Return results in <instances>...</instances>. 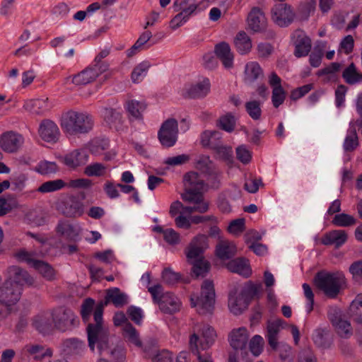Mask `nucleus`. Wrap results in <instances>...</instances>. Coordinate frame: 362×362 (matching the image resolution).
<instances>
[{
    "label": "nucleus",
    "instance_id": "f257e3e1",
    "mask_svg": "<svg viewBox=\"0 0 362 362\" xmlns=\"http://www.w3.org/2000/svg\"><path fill=\"white\" fill-rule=\"evenodd\" d=\"M88 346L94 352L95 346L101 356H109L115 362H124L126 352L124 347L115 344L113 339L110 337L108 329L104 325H93L87 327Z\"/></svg>",
    "mask_w": 362,
    "mask_h": 362
},
{
    "label": "nucleus",
    "instance_id": "f03ea898",
    "mask_svg": "<svg viewBox=\"0 0 362 362\" xmlns=\"http://www.w3.org/2000/svg\"><path fill=\"white\" fill-rule=\"evenodd\" d=\"M185 192L181 194L182 200L193 204L185 208L186 211L205 213L209 210V202L204 198L202 189L204 180L195 172H189L184 176Z\"/></svg>",
    "mask_w": 362,
    "mask_h": 362
},
{
    "label": "nucleus",
    "instance_id": "7ed1b4c3",
    "mask_svg": "<svg viewBox=\"0 0 362 362\" xmlns=\"http://www.w3.org/2000/svg\"><path fill=\"white\" fill-rule=\"evenodd\" d=\"M60 126L66 135L80 136L86 134L93 129L94 119L93 116L86 112L69 110L62 114Z\"/></svg>",
    "mask_w": 362,
    "mask_h": 362
},
{
    "label": "nucleus",
    "instance_id": "20e7f679",
    "mask_svg": "<svg viewBox=\"0 0 362 362\" xmlns=\"http://www.w3.org/2000/svg\"><path fill=\"white\" fill-rule=\"evenodd\" d=\"M315 281L316 286L327 297L333 298L339 293L340 290L346 283V279L342 272H321L316 274Z\"/></svg>",
    "mask_w": 362,
    "mask_h": 362
},
{
    "label": "nucleus",
    "instance_id": "39448f33",
    "mask_svg": "<svg viewBox=\"0 0 362 362\" xmlns=\"http://www.w3.org/2000/svg\"><path fill=\"white\" fill-rule=\"evenodd\" d=\"M191 304L199 315H211L215 303V290L210 280H205L201 287L200 296H191Z\"/></svg>",
    "mask_w": 362,
    "mask_h": 362
},
{
    "label": "nucleus",
    "instance_id": "423d86ee",
    "mask_svg": "<svg viewBox=\"0 0 362 362\" xmlns=\"http://www.w3.org/2000/svg\"><path fill=\"white\" fill-rule=\"evenodd\" d=\"M127 303V294L122 292L119 288L114 287L107 289L104 300L98 303L95 308L93 313L95 323L93 325H104L103 323V310L105 306L109 303H112L117 308H121Z\"/></svg>",
    "mask_w": 362,
    "mask_h": 362
},
{
    "label": "nucleus",
    "instance_id": "0eeeda50",
    "mask_svg": "<svg viewBox=\"0 0 362 362\" xmlns=\"http://www.w3.org/2000/svg\"><path fill=\"white\" fill-rule=\"evenodd\" d=\"M22 291L18 286L11 281H5L0 287V318L7 317L13 311V306L20 300Z\"/></svg>",
    "mask_w": 362,
    "mask_h": 362
},
{
    "label": "nucleus",
    "instance_id": "6e6552de",
    "mask_svg": "<svg viewBox=\"0 0 362 362\" xmlns=\"http://www.w3.org/2000/svg\"><path fill=\"white\" fill-rule=\"evenodd\" d=\"M178 132L177 120L173 118L168 119L162 124L158 133V138L163 146L172 147L177 140Z\"/></svg>",
    "mask_w": 362,
    "mask_h": 362
},
{
    "label": "nucleus",
    "instance_id": "1a4fd4ad",
    "mask_svg": "<svg viewBox=\"0 0 362 362\" xmlns=\"http://www.w3.org/2000/svg\"><path fill=\"white\" fill-rule=\"evenodd\" d=\"M272 19L279 27L285 28L291 25L296 18L292 7L284 3L275 4L272 10Z\"/></svg>",
    "mask_w": 362,
    "mask_h": 362
},
{
    "label": "nucleus",
    "instance_id": "9d476101",
    "mask_svg": "<svg viewBox=\"0 0 362 362\" xmlns=\"http://www.w3.org/2000/svg\"><path fill=\"white\" fill-rule=\"evenodd\" d=\"M54 327L61 331L70 329L75 325V315L72 310L64 307L54 309L52 313Z\"/></svg>",
    "mask_w": 362,
    "mask_h": 362
},
{
    "label": "nucleus",
    "instance_id": "9b49d317",
    "mask_svg": "<svg viewBox=\"0 0 362 362\" xmlns=\"http://www.w3.org/2000/svg\"><path fill=\"white\" fill-rule=\"evenodd\" d=\"M8 278L6 281H11L13 286H18L21 291L25 285L31 286L33 278L28 272L18 266H11L7 269Z\"/></svg>",
    "mask_w": 362,
    "mask_h": 362
},
{
    "label": "nucleus",
    "instance_id": "f8f14e48",
    "mask_svg": "<svg viewBox=\"0 0 362 362\" xmlns=\"http://www.w3.org/2000/svg\"><path fill=\"white\" fill-rule=\"evenodd\" d=\"M40 137L45 142L50 144L57 143L61 136L58 125L52 120L43 119L38 128Z\"/></svg>",
    "mask_w": 362,
    "mask_h": 362
},
{
    "label": "nucleus",
    "instance_id": "ddd939ff",
    "mask_svg": "<svg viewBox=\"0 0 362 362\" xmlns=\"http://www.w3.org/2000/svg\"><path fill=\"white\" fill-rule=\"evenodd\" d=\"M328 317L337 333L342 337H349L352 334L350 322L341 318V310L337 308H330L328 311Z\"/></svg>",
    "mask_w": 362,
    "mask_h": 362
},
{
    "label": "nucleus",
    "instance_id": "4468645a",
    "mask_svg": "<svg viewBox=\"0 0 362 362\" xmlns=\"http://www.w3.org/2000/svg\"><path fill=\"white\" fill-rule=\"evenodd\" d=\"M249 300L245 293L241 292L237 288L232 289L228 294V308L230 311L238 315L242 314L248 306Z\"/></svg>",
    "mask_w": 362,
    "mask_h": 362
},
{
    "label": "nucleus",
    "instance_id": "2eb2a0df",
    "mask_svg": "<svg viewBox=\"0 0 362 362\" xmlns=\"http://www.w3.org/2000/svg\"><path fill=\"white\" fill-rule=\"evenodd\" d=\"M209 247L208 237L203 234L195 236L185 250L187 260L203 257V253Z\"/></svg>",
    "mask_w": 362,
    "mask_h": 362
},
{
    "label": "nucleus",
    "instance_id": "dca6fc26",
    "mask_svg": "<svg viewBox=\"0 0 362 362\" xmlns=\"http://www.w3.org/2000/svg\"><path fill=\"white\" fill-rule=\"evenodd\" d=\"M23 136L13 131L4 133L0 137V146L6 152L14 153L23 145Z\"/></svg>",
    "mask_w": 362,
    "mask_h": 362
},
{
    "label": "nucleus",
    "instance_id": "f3484780",
    "mask_svg": "<svg viewBox=\"0 0 362 362\" xmlns=\"http://www.w3.org/2000/svg\"><path fill=\"white\" fill-rule=\"evenodd\" d=\"M197 332H201L202 339L199 338L197 344L199 349L205 350L209 348L215 341L216 333L214 329L208 325H196L193 327V333H195L198 337Z\"/></svg>",
    "mask_w": 362,
    "mask_h": 362
},
{
    "label": "nucleus",
    "instance_id": "a211bd4d",
    "mask_svg": "<svg viewBox=\"0 0 362 362\" xmlns=\"http://www.w3.org/2000/svg\"><path fill=\"white\" fill-rule=\"evenodd\" d=\"M248 28L254 33L262 32L267 27V18L263 11L257 7L252 8L247 18Z\"/></svg>",
    "mask_w": 362,
    "mask_h": 362
},
{
    "label": "nucleus",
    "instance_id": "6ab92c4d",
    "mask_svg": "<svg viewBox=\"0 0 362 362\" xmlns=\"http://www.w3.org/2000/svg\"><path fill=\"white\" fill-rule=\"evenodd\" d=\"M210 91V82L208 78L195 84L185 87L182 95L189 98H201L205 97Z\"/></svg>",
    "mask_w": 362,
    "mask_h": 362
},
{
    "label": "nucleus",
    "instance_id": "aec40b11",
    "mask_svg": "<svg viewBox=\"0 0 362 362\" xmlns=\"http://www.w3.org/2000/svg\"><path fill=\"white\" fill-rule=\"evenodd\" d=\"M295 51L297 57L307 56L311 49L310 39L302 31H296L294 35Z\"/></svg>",
    "mask_w": 362,
    "mask_h": 362
},
{
    "label": "nucleus",
    "instance_id": "412c9836",
    "mask_svg": "<svg viewBox=\"0 0 362 362\" xmlns=\"http://www.w3.org/2000/svg\"><path fill=\"white\" fill-rule=\"evenodd\" d=\"M264 78V71L259 63L250 62L246 64L244 71V82L252 85Z\"/></svg>",
    "mask_w": 362,
    "mask_h": 362
},
{
    "label": "nucleus",
    "instance_id": "4be33fe9",
    "mask_svg": "<svg viewBox=\"0 0 362 362\" xmlns=\"http://www.w3.org/2000/svg\"><path fill=\"white\" fill-rule=\"evenodd\" d=\"M161 311L167 314H173L180 310L181 302L177 296L172 293L166 292L162 295L160 302L158 303Z\"/></svg>",
    "mask_w": 362,
    "mask_h": 362
},
{
    "label": "nucleus",
    "instance_id": "5701e85b",
    "mask_svg": "<svg viewBox=\"0 0 362 362\" xmlns=\"http://www.w3.org/2000/svg\"><path fill=\"white\" fill-rule=\"evenodd\" d=\"M347 233L344 230H333L326 233L322 238V243L325 245H334L336 248L342 246L347 240Z\"/></svg>",
    "mask_w": 362,
    "mask_h": 362
},
{
    "label": "nucleus",
    "instance_id": "b1692460",
    "mask_svg": "<svg viewBox=\"0 0 362 362\" xmlns=\"http://www.w3.org/2000/svg\"><path fill=\"white\" fill-rule=\"evenodd\" d=\"M215 54L226 69L233 67V54L229 45L225 42L217 44L214 49Z\"/></svg>",
    "mask_w": 362,
    "mask_h": 362
},
{
    "label": "nucleus",
    "instance_id": "393cba45",
    "mask_svg": "<svg viewBox=\"0 0 362 362\" xmlns=\"http://www.w3.org/2000/svg\"><path fill=\"white\" fill-rule=\"evenodd\" d=\"M227 269L233 273H237L244 277H249L252 274L249 262L243 257L233 259L226 264Z\"/></svg>",
    "mask_w": 362,
    "mask_h": 362
},
{
    "label": "nucleus",
    "instance_id": "a878e982",
    "mask_svg": "<svg viewBox=\"0 0 362 362\" xmlns=\"http://www.w3.org/2000/svg\"><path fill=\"white\" fill-rule=\"evenodd\" d=\"M88 156L84 151L74 150L62 158V162L69 168H76L88 161Z\"/></svg>",
    "mask_w": 362,
    "mask_h": 362
},
{
    "label": "nucleus",
    "instance_id": "bb28decb",
    "mask_svg": "<svg viewBox=\"0 0 362 362\" xmlns=\"http://www.w3.org/2000/svg\"><path fill=\"white\" fill-rule=\"evenodd\" d=\"M249 338V334L245 327L234 329L230 334V344L234 349L245 348Z\"/></svg>",
    "mask_w": 362,
    "mask_h": 362
},
{
    "label": "nucleus",
    "instance_id": "cd10ccee",
    "mask_svg": "<svg viewBox=\"0 0 362 362\" xmlns=\"http://www.w3.org/2000/svg\"><path fill=\"white\" fill-rule=\"evenodd\" d=\"M62 211L67 217H78L83 214L82 204L74 197H69L62 202Z\"/></svg>",
    "mask_w": 362,
    "mask_h": 362
},
{
    "label": "nucleus",
    "instance_id": "c85d7f7f",
    "mask_svg": "<svg viewBox=\"0 0 362 362\" xmlns=\"http://www.w3.org/2000/svg\"><path fill=\"white\" fill-rule=\"evenodd\" d=\"M23 108L34 115H41L49 109L48 99H33L24 103Z\"/></svg>",
    "mask_w": 362,
    "mask_h": 362
},
{
    "label": "nucleus",
    "instance_id": "c756f323",
    "mask_svg": "<svg viewBox=\"0 0 362 362\" xmlns=\"http://www.w3.org/2000/svg\"><path fill=\"white\" fill-rule=\"evenodd\" d=\"M56 230L63 238L69 240H76L79 235V229L67 221H60Z\"/></svg>",
    "mask_w": 362,
    "mask_h": 362
},
{
    "label": "nucleus",
    "instance_id": "7c9ffc66",
    "mask_svg": "<svg viewBox=\"0 0 362 362\" xmlns=\"http://www.w3.org/2000/svg\"><path fill=\"white\" fill-rule=\"evenodd\" d=\"M102 116L107 125L117 130L122 124V115L115 109L104 108L102 111Z\"/></svg>",
    "mask_w": 362,
    "mask_h": 362
},
{
    "label": "nucleus",
    "instance_id": "2f4dec72",
    "mask_svg": "<svg viewBox=\"0 0 362 362\" xmlns=\"http://www.w3.org/2000/svg\"><path fill=\"white\" fill-rule=\"evenodd\" d=\"M64 351L67 354L81 356L86 351V345L76 338L68 339L64 342Z\"/></svg>",
    "mask_w": 362,
    "mask_h": 362
},
{
    "label": "nucleus",
    "instance_id": "473e14b6",
    "mask_svg": "<svg viewBox=\"0 0 362 362\" xmlns=\"http://www.w3.org/2000/svg\"><path fill=\"white\" fill-rule=\"evenodd\" d=\"M122 334L127 342L138 348H142L139 333L131 323H126L122 327Z\"/></svg>",
    "mask_w": 362,
    "mask_h": 362
},
{
    "label": "nucleus",
    "instance_id": "72a5a7b5",
    "mask_svg": "<svg viewBox=\"0 0 362 362\" xmlns=\"http://www.w3.org/2000/svg\"><path fill=\"white\" fill-rule=\"evenodd\" d=\"M234 44L237 51L240 54L249 53L252 47L250 37L244 31H240L237 33L234 39Z\"/></svg>",
    "mask_w": 362,
    "mask_h": 362
},
{
    "label": "nucleus",
    "instance_id": "f704fd0d",
    "mask_svg": "<svg viewBox=\"0 0 362 362\" xmlns=\"http://www.w3.org/2000/svg\"><path fill=\"white\" fill-rule=\"evenodd\" d=\"M283 321L281 320H276L269 321L267 324V339L269 344L274 349L277 348V335L282 326Z\"/></svg>",
    "mask_w": 362,
    "mask_h": 362
},
{
    "label": "nucleus",
    "instance_id": "c9c22d12",
    "mask_svg": "<svg viewBox=\"0 0 362 362\" xmlns=\"http://www.w3.org/2000/svg\"><path fill=\"white\" fill-rule=\"evenodd\" d=\"M216 255L221 259H228L237 252L235 245L228 240H221L216 246Z\"/></svg>",
    "mask_w": 362,
    "mask_h": 362
},
{
    "label": "nucleus",
    "instance_id": "e433bc0d",
    "mask_svg": "<svg viewBox=\"0 0 362 362\" xmlns=\"http://www.w3.org/2000/svg\"><path fill=\"white\" fill-rule=\"evenodd\" d=\"M98 77L97 71L88 67L72 78V82L76 86H83L90 83L95 80Z\"/></svg>",
    "mask_w": 362,
    "mask_h": 362
},
{
    "label": "nucleus",
    "instance_id": "4c0bfd02",
    "mask_svg": "<svg viewBox=\"0 0 362 362\" xmlns=\"http://www.w3.org/2000/svg\"><path fill=\"white\" fill-rule=\"evenodd\" d=\"M25 351L33 358L37 361H41L45 358H49L52 355V351L48 348H45L38 344H28L25 346Z\"/></svg>",
    "mask_w": 362,
    "mask_h": 362
},
{
    "label": "nucleus",
    "instance_id": "58836bf2",
    "mask_svg": "<svg viewBox=\"0 0 362 362\" xmlns=\"http://www.w3.org/2000/svg\"><path fill=\"white\" fill-rule=\"evenodd\" d=\"M348 313L354 322L362 323V293L358 294L352 300Z\"/></svg>",
    "mask_w": 362,
    "mask_h": 362
},
{
    "label": "nucleus",
    "instance_id": "ea45409f",
    "mask_svg": "<svg viewBox=\"0 0 362 362\" xmlns=\"http://www.w3.org/2000/svg\"><path fill=\"white\" fill-rule=\"evenodd\" d=\"M187 262L192 265V273L196 277L204 276L209 270L210 264L204 257L194 258Z\"/></svg>",
    "mask_w": 362,
    "mask_h": 362
},
{
    "label": "nucleus",
    "instance_id": "a19ab883",
    "mask_svg": "<svg viewBox=\"0 0 362 362\" xmlns=\"http://www.w3.org/2000/svg\"><path fill=\"white\" fill-rule=\"evenodd\" d=\"M342 77L349 85L362 82V74L358 71L354 63H351L343 71Z\"/></svg>",
    "mask_w": 362,
    "mask_h": 362
},
{
    "label": "nucleus",
    "instance_id": "79ce46f5",
    "mask_svg": "<svg viewBox=\"0 0 362 362\" xmlns=\"http://www.w3.org/2000/svg\"><path fill=\"white\" fill-rule=\"evenodd\" d=\"M33 326L41 333H48L52 329L50 315L49 314L37 315L33 320Z\"/></svg>",
    "mask_w": 362,
    "mask_h": 362
},
{
    "label": "nucleus",
    "instance_id": "37998d69",
    "mask_svg": "<svg viewBox=\"0 0 362 362\" xmlns=\"http://www.w3.org/2000/svg\"><path fill=\"white\" fill-rule=\"evenodd\" d=\"M14 257L18 262H23L27 263L31 267H34L35 262H37L38 254L35 252H29L25 249H21L16 252L13 255Z\"/></svg>",
    "mask_w": 362,
    "mask_h": 362
},
{
    "label": "nucleus",
    "instance_id": "c03bdc74",
    "mask_svg": "<svg viewBox=\"0 0 362 362\" xmlns=\"http://www.w3.org/2000/svg\"><path fill=\"white\" fill-rule=\"evenodd\" d=\"M175 11L189 16L197 9V5L193 0H176L173 5Z\"/></svg>",
    "mask_w": 362,
    "mask_h": 362
},
{
    "label": "nucleus",
    "instance_id": "a18cd8bd",
    "mask_svg": "<svg viewBox=\"0 0 362 362\" xmlns=\"http://www.w3.org/2000/svg\"><path fill=\"white\" fill-rule=\"evenodd\" d=\"M33 268L47 280L52 281L54 279L55 271L48 263L38 259L37 262H35Z\"/></svg>",
    "mask_w": 362,
    "mask_h": 362
},
{
    "label": "nucleus",
    "instance_id": "49530a36",
    "mask_svg": "<svg viewBox=\"0 0 362 362\" xmlns=\"http://www.w3.org/2000/svg\"><path fill=\"white\" fill-rule=\"evenodd\" d=\"M199 340V337H198L195 333L192 334L189 337V348L190 351L196 356H197V358L199 362H213L211 358L209 355H204L202 356L199 353V346L197 342Z\"/></svg>",
    "mask_w": 362,
    "mask_h": 362
},
{
    "label": "nucleus",
    "instance_id": "de8ad7c7",
    "mask_svg": "<svg viewBox=\"0 0 362 362\" xmlns=\"http://www.w3.org/2000/svg\"><path fill=\"white\" fill-rule=\"evenodd\" d=\"M65 182L61 180H49L43 182L37 189V192L40 193H49L59 190L64 187Z\"/></svg>",
    "mask_w": 362,
    "mask_h": 362
},
{
    "label": "nucleus",
    "instance_id": "09e8293b",
    "mask_svg": "<svg viewBox=\"0 0 362 362\" xmlns=\"http://www.w3.org/2000/svg\"><path fill=\"white\" fill-rule=\"evenodd\" d=\"M358 145V141L356 129L354 126L350 127L344 143V148L346 151H353Z\"/></svg>",
    "mask_w": 362,
    "mask_h": 362
},
{
    "label": "nucleus",
    "instance_id": "8fccbe9b",
    "mask_svg": "<svg viewBox=\"0 0 362 362\" xmlns=\"http://www.w3.org/2000/svg\"><path fill=\"white\" fill-rule=\"evenodd\" d=\"M107 166L100 163H94L85 168L84 173L89 177H102L106 174Z\"/></svg>",
    "mask_w": 362,
    "mask_h": 362
},
{
    "label": "nucleus",
    "instance_id": "3c124183",
    "mask_svg": "<svg viewBox=\"0 0 362 362\" xmlns=\"http://www.w3.org/2000/svg\"><path fill=\"white\" fill-rule=\"evenodd\" d=\"M332 223L337 226L339 227H349L356 224V218L347 214L341 213L334 216Z\"/></svg>",
    "mask_w": 362,
    "mask_h": 362
},
{
    "label": "nucleus",
    "instance_id": "603ef678",
    "mask_svg": "<svg viewBox=\"0 0 362 362\" xmlns=\"http://www.w3.org/2000/svg\"><path fill=\"white\" fill-rule=\"evenodd\" d=\"M151 64L148 62L144 61L139 64L133 70L132 73V79L134 83L141 81L147 74Z\"/></svg>",
    "mask_w": 362,
    "mask_h": 362
},
{
    "label": "nucleus",
    "instance_id": "864d4df0",
    "mask_svg": "<svg viewBox=\"0 0 362 362\" xmlns=\"http://www.w3.org/2000/svg\"><path fill=\"white\" fill-rule=\"evenodd\" d=\"M217 125L223 130L231 132L235 129V118L231 113H227L218 120Z\"/></svg>",
    "mask_w": 362,
    "mask_h": 362
},
{
    "label": "nucleus",
    "instance_id": "5fc2aeb1",
    "mask_svg": "<svg viewBox=\"0 0 362 362\" xmlns=\"http://www.w3.org/2000/svg\"><path fill=\"white\" fill-rule=\"evenodd\" d=\"M220 133L216 131H205L201 134V144L204 147H210L213 149V146L217 144L214 141L220 139Z\"/></svg>",
    "mask_w": 362,
    "mask_h": 362
},
{
    "label": "nucleus",
    "instance_id": "6e6d98bb",
    "mask_svg": "<svg viewBox=\"0 0 362 362\" xmlns=\"http://www.w3.org/2000/svg\"><path fill=\"white\" fill-rule=\"evenodd\" d=\"M146 109V104L137 100H131L127 103V110L129 114L136 118H141L142 112Z\"/></svg>",
    "mask_w": 362,
    "mask_h": 362
},
{
    "label": "nucleus",
    "instance_id": "4d7b16f0",
    "mask_svg": "<svg viewBox=\"0 0 362 362\" xmlns=\"http://www.w3.org/2000/svg\"><path fill=\"white\" fill-rule=\"evenodd\" d=\"M260 102L257 100H251L245 103V109L250 117L255 119H259L262 115Z\"/></svg>",
    "mask_w": 362,
    "mask_h": 362
},
{
    "label": "nucleus",
    "instance_id": "13d9d810",
    "mask_svg": "<svg viewBox=\"0 0 362 362\" xmlns=\"http://www.w3.org/2000/svg\"><path fill=\"white\" fill-rule=\"evenodd\" d=\"M58 166L56 163L47 160L40 161L35 167V171L42 175H48L54 173L58 170Z\"/></svg>",
    "mask_w": 362,
    "mask_h": 362
},
{
    "label": "nucleus",
    "instance_id": "bf43d9fd",
    "mask_svg": "<svg viewBox=\"0 0 362 362\" xmlns=\"http://www.w3.org/2000/svg\"><path fill=\"white\" fill-rule=\"evenodd\" d=\"M213 149L216 151L217 156L225 161L230 162L233 159L232 148L223 145L216 144L213 146Z\"/></svg>",
    "mask_w": 362,
    "mask_h": 362
},
{
    "label": "nucleus",
    "instance_id": "052dcab7",
    "mask_svg": "<svg viewBox=\"0 0 362 362\" xmlns=\"http://www.w3.org/2000/svg\"><path fill=\"white\" fill-rule=\"evenodd\" d=\"M286 91L281 86H277L273 88L272 101L274 107H279L282 105L286 99Z\"/></svg>",
    "mask_w": 362,
    "mask_h": 362
},
{
    "label": "nucleus",
    "instance_id": "680f3d73",
    "mask_svg": "<svg viewBox=\"0 0 362 362\" xmlns=\"http://www.w3.org/2000/svg\"><path fill=\"white\" fill-rule=\"evenodd\" d=\"M95 300L90 298L85 299L81 305V315L83 321H88L91 315Z\"/></svg>",
    "mask_w": 362,
    "mask_h": 362
},
{
    "label": "nucleus",
    "instance_id": "e2e57ef3",
    "mask_svg": "<svg viewBox=\"0 0 362 362\" xmlns=\"http://www.w3.org/2000/svg\"><path fill=\"white\" fill-rule=\"evenodd\" d=\"M264 344L263 338L259 335L254 336L249 344L250 350L255 356H259L262 351Z\"/></svg>",
    "mask_w": 362,
    "mask_h": 362
},
{
    "label": "nucleus",
    "instance_id": "0e129e2a",
    "mask_svg": "<svg viewBox=\"0 0 362 362\" xmlns=\"http://www.w3.org/2000/svg\"><path fill=\"white\" fill-rule=\"evenodd\" d=\"M315 8V1L308 0L300 6L299 12L302 20H306L309 16L314 12Z\"/></svg>",
    "mask_w": 362,
    "mask_h": 362
},
{
    "label": "nucleus",
    "instance_id": "69168bd1",
    "mask_svg": "<svg viewBox=\"0 0 362 362\" xmlns=\"http://www.w3.org/2000/svg\"><path fill=\"white\" fill-rule=\"evenodd\" d=\"M262 185V181L261 179L250 176L246 179L244 188L250 193H256Z\"/></svg>",
    "mask_w": 362,
    "mask_h": 362
},
{
    "label": "nucleus",
    "instance_id": "338daca9",
    "mask_svg": "<svg viewBox=\"0 0 362 362\" xmlns=\"http://www.w3.org/2000/svg\"><path fill=\"white\" fill-rule=\"evenodd\" d=\"M163 238L170 245H177L180 242V234L173 228H167L163 231Z\"/></svg>",
    "mask_w": 362,
    "mask_h": 362
},
{
    "label": "nucleus",
    "instance_id": "774afa93",
    "mask_svg": "<svg viewBox=\"0 0 362 362\" xmlns=\"http://www.w3.org/2000/svg\"><path fill=\"white\" fill-rule=\"evenodd\" d=\"M349 270L356 281H362V260L353 262Z\"/></svg>",
    "mask_w": 362,
    "mask_h": 362
}]
</instances>
